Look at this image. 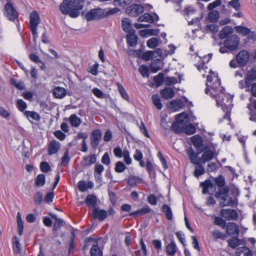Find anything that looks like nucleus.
Segmentation results:
<instances>
[{"label": "nucleus", "instance_id": "1", "mask_svg": "<svg viewBox=\"0 0 256 256\" xmlns=\"http://www.w3.org/2000/svg\"><path fill=\"white\" fill-rule=\"evenodd\" d=\"M84 0H64L60 5V10L64 14H68L72 18L80 15L84 4Z\"/></svg>", "mask_w": 256, "mask_h": 256}, {"label": "nucleus", "instance_id": "2", "mask_svg": "<svg viewBox=\"0 0 256 256\" xmlns=\"http://www.w3.org/2000/svg\"><path fill=\"white\" fill-rule=\"evenodd\" d=\"M214 98L216 99L217 105L220 106L224 112L228 111L232 106V98L226 94L225 92L218 94L217 96H214Z\"/></svg>", "mask_w": 256, "mask_h": 256}, {"label": "nucleus", "instance_id": "3", "mask_svg": "<svg viewBox=\"0 0 256 256\" xmlns=\"http://www.w3.org/2000/svg\"><path fill=\"white\" fill-rule=\"evenodd\" d=\"M188 118V114L185 112L177 114L176 116V121L172 124L171 130L176 134L182 132L183 126H182V124L184 122V118Z\"/></svg>", "mask_w": 256, "mask_h": 256}, {"label": "nucleus", "instance_id": "4", "mask_svg": "<svg viewBox=\"0 0 256 256\" xmlns=\"http://www.w3.org/2000/svg\"><path fill=\"white\" fill-rule=\"evenodd\" d=\"M30 18V28L33 35L34 39H36L38 36L37 27L40 22V16L38 12L34 10L31 12Z\"/></svg>", "mask_w": 256, "mask_h": 256}, {"label": "nucleus", "instance_id": "5", "mask_svg": "<svg viewBox=\"0 0 256 256\" xmlns=\"http://www.w3.org/2000/svg\"><path fill=\"white\" fill-rule=\"evenodd\" d=\"M4 14L10 20L14 22L18 17V14L10 2H7L4 6Z\"/></svg>", "mask_w": 256, "mask_h": 256}, {"label": "nucleus", "instance_id": "6", "mask_svg": "<svg viewBox=\"0 0 256 256\" xmlns=\"http://www.w3.org/2000/svg\"><path fill=\"white\" fill-rule=\"evenodd\" d=\"M104 11L99 8H93L90 10L85 14V18L88 21L98 20L104 17Z\"/></svg>", "mask_w": 256, "mask_h": 256}, {"label": "nucleus", "instance_id": "7", "mask_svg": "<svg viewBox=\"0 0 256 256\" xmlns=\"http://www.w3.org/2000/svg\"><path fill=\"white\" fill-rule=\"evenodd\" d=\"M102 138V132L99 129L93 130L90 134V145L94 150H96Z\"/></svg>", "mask_w": 256, "mask_h": 256}, {"label": "nucleus", "instance_id": "8", "mask_svg": "<svg viewBox=\"0 0 256 256\" xmlns=\"http://www.w3.org/2000/svg\"><path fill=\"white\" fill-rule=\"evenodd\" d=\"M144 6L140 4H133L128 6L126 12L131 16L136 17L142 14L144 11Z\"/></svg>", "mask_w": 256, "mask_h": 256}, {"label": "nucleus", "instance_id": "9", "mask_svg": "<svg viewBox=\"0 0 256 256\" xmlns=\"http://www.w3.org/2000/svg\"><path fill=\"white\" fill-rule=\"evenodd\" d=\"M236 59L240 66H244L249 61V52L246 50H242L236 54Z\"/></svg>", "mask_w": 256, "mask_h": 256}, {"label": "nucleus", "instance_id": "10", "mask_svg": "<svg viewBox=\"0 0 256 256\" xmlns=\"http://www.w3.org/2000/svg\"><path fill=\"white\" fill-rule=\"evenodd\" d=\"M220 215L228 220H236L238 218V215L234 209H222L220 210Z\"/></svg>", "mask_w": 256, "mask_h": 256}, {"label": "nucleus", "instance_id": "11", "mask_svg": "<svg viewBox=\"0 0 256 256\" xmlns=\"http://www.w3.org/2000/svg\"><path fill=\"white\" fill-rule=\"evenodd\" d=\"M230 192V188L228 186H225L224 188H222L221 190H218L217 192H216L214 194V196L217 198H220V207L221 204H226V201L228 198V193Z\"/></svg>", "mask_w": 256, "mask_h": 256}, {"label": "nucleus", "instance_id": "12", "mask_svg": "<svg viewBox=\"0 0 256 256\" xmlns=\"http://www.w3.org/2000/svg\"><path fill=\"white\" fill-rule=\"evenodd\" d=\"M92 215L94 219L98 220L100 222L104 221L108 216V212L97 207L92 210Z\"/></svg>", "mask_w": 256, "mask_h": 256}, {"label": "nucleus", "instance_id": "13", "mask_svg": "<svg viewBox=\"0 0 256 256\" xmlns=\"http://www.w3.org/2000/svg\"><path fill=\"white\" fill-rule=\"evenodd\" d=\"M226 232L229 236H238L240 230L238 226L234 222H229L226 225Z\"/></svg>", "mask_w": 256, "mask_h": 256}, {"label": "nucleus", "instance_id": "14", "mask_svg": "<svg viewBox=\"0 0 256 256\" xmlns=\"http://www.w3.org/2000/svg\"><path fill=\"white\" fill-rule=\"evenodd\" d=\"M211 89L215 93V94H213L212 92H210V96L212 98H214V96H217L218 94L225 92L226 90L225 88L221 86L220 80L219 78H218V79L212 84Z\"/></svg>", "mask_w": 256, "mask_h": 256}, {"label": "nucleus", "instance_id": "15", "mask_svg": "<svg viewBox=\"0 0 256 256\" xmlns=\"http://www.w3.org/2000/svg\"><path fill=\"white\" fill-rule=\"evenodd\" d=\"M256 81V68L252 67L250 70H248L246 74L245 84L248 88L251 85L252 82Z\"/></svg>", "mask_w": 256, "mask_h": 256}, {"label": "nucleus", "instance_id": "16", "mask_svg": "<svg viewBox=\"0 0 256 256\" xmlns=\"http://www.w3.org/2000/svg\"><path fill=\"white\" fill-rule=\"evenodd\" d=\"M104 170V166L100 163H96L94 168V177L98 183H100L102 180V173Z\"/></svg>", "mask_w": 256, "mask_h": 256}, {"label": "nucleus", "instance_id": "17", "mask_svg": "<svg viewBox=\"0 0 256 256\" xmlns=\"http://www.w3.org/2000/svg\"><path fill=\"white\" fill-rule=\"evenodd\" d=\"M240 44V39L236 35L233 34L229 37H228L224 42V44H226V46H235L236 48H234V50H236L239 45Z\"/></svg>", "mask_w": 256, "mask_h": 256}, {"label": "nucleus", "instance_id": "18", "mask_svg": "<svg viewBox=\"0 0 256 256\" xmlns=\"http://www.w3.org/2000/svg\"><path fill=\"white\" fill-rule=\"evenodd\" d=\"M202 152V151H198V152H195L192 148H190L188 150L187 154H188L189 159L190 162L194 164H199L200 162V160L198 158V154Z\"/></svg>", "mask_w": 256, "mask_h": 256}, {"label": "nucleus", "instance_id": "19", "mask_svg": "<svg viewBox=\"0 0 256 256\" xmlns=\"http://www.w3.org/2000/svg\"><path fill=\"white\" fill-rule=\"evenodd\" d=\"M97 201L98 199L95 195L89 194L86 196L84 202L88 207L94 209L98 207Z\"/></svg>", "mask_w": 256, "mask_h": 256}, {"label": "nucleus", "instance_id": "20", "mask_svg": "<svg viewBox=\"0 0 256 256\" xmlns=\"http://www.w3.org/2000/svg\"><path fill=\"white\" fill-rule=\"evenodd\" d=\"M60 145L58 142L56 140H52L48 146V154L52 155L56 154L60 149Z\"/></svg>", "mask_w": 256, "mask_h": 256}, {"label": "nucleus", "instance_id": "21", "mask_svg": "<svg viewBox=\"0 0 256 256\" xmlns=\"http://www.w3.org/2000/svg\"><path fill=\"white\" fill-rule=\"evenodd\" d=\"M48 215L52 218L55 220V222L54 223L52 228L53 231H56L62 226H64V221L62 219L58 218L56 214L50 212L48 213Z\"/></svg>", "mask_w": 256, "mask_h": 256}, {"label": "nucleus", "instance_id": "22", "mask_svg": "<svg viewBox=\"0 0 256 256\" xmlns=\"http://www.w3.org/2000/svg\"><path fill=\"white\" fill-rule=\"evenodd\" d=\"M160 94L162 98L165 100H168L174 96L175 92L171 88L166 87L164 89L160 90Z\"/></svg>", "mask_w": 256, "mask_h": 256}, {"label": "nucleus", "instance_id": "23", "mask_svg": "<svg viewBox=\"0 0 256 256\" xmlns=\"http://www.w3.org/2000/svg\"><path fill=\"white\" fill-rule=\"evenodd\" d=\"M214 157V152L212 150H208L204 152L201 158L199 160L202 163L205 164L206 162L211 160Z\"/></svg>", "mask_w": 256, "mask_h": 256}, {"label": "nucleus", "instance_id": "24", "mask_svg": "<svg viewBox=\"0 0 256 256\" xmlns=\"http://www.w3.org/2000/svg\"><path fill=\"white\" fill-rule=\"evenodd\" d=\"M126 38L127 44L130 46L134 47L137 44L138 36L135 33H128Z\"/></svg>", "mask_w": 256, "mask_h": 256}, {"label": "nucleus", "instance_id": "25", "mask_svg": "<svg viewBox=\"0 0 256 256\" xmlns=\"http://www.w3.org/2000/svg\"><path fill=\"white\" fill-rule=\"evenodd\" d=\"M200 186H202V193L203 194H206L208 193V190L210 188H214V190H216V186L211 180L209 179L206 180L204 182H202L200 184Z\"/></svg>", "mask_w": 256, "mask_h": 256}, {"label": "nucleus", "instance_id": "26", "mask_svg": "<svg viewBox=\"0 0 256 256\" xmlns=\"http://www.w3.org/2000/svg\"><path fill=\"white\" fill-rule=\"evenodd\" d=\"M166 250L169 256H174L177 251V246L175 242L172 238L170 243L166 246Z\"/></svg>", "mask_w": 256, "mask_h": 256}, {"label": "nucleus", "instance_id": "27", "mask_svg": "<svg viewBox=\"0 0 256 256\" xmlns=\"http://www.w3.org/2000/svg\"><path fill=\"white\" fill-rule=\"evenodd\" d=\"M236 256H252V252L248 247L244 246L238 248L236 250Z\"/></svg>", "mask_w": 256, "mask_h": 256}, {"label": "nucleus", "instance_id": "28", "mask_svg": "<svg viewBox=\"0 0 256 256\" xmlns=\"http://www.w3.org/2000/svg\"><path fill=\"white\" fill-rule=\"evenodd\" d=\"M150 211L151 208L148 206L146 205L142 208L130 212L129 215L131 216L136 218L139 216H142L149 213Z\"/></svg>", "mask_w": 256, "mask_h": 256}, {"label": "nucleus", "instance_id": "29", "mask_svg": "<svg viewBox=\"0 0 256 256\" xmlns=\"http://www.w3.org/2000/svg\"><path fill=\"white\" fill-rule=\"evenodd\" d=\"M233 32L232 29L230 26H225L220 32L218 36L220 39L226 38L230 36V35L232 34Z\"/></svg>", "mask_w": 256, "mask_h": 256}, {"label": "nucleus", "instance_id": "30", "mask_svg": "<svg viewBox=\"0 0 256 256\" xmlns=\"http://www.w3.org/2000/svg\"><path fill=\"white\" fill-rule=\"evenodd\" d=\"M83 161L86 162L83 164V166L89 167L92 164L96 162V156L95 154H91L88 156H84L83 158Z\"/></svg>", "mask_w": 256, "mask_h": 256}, {"label": "nucleus", "instance_id": "31", "mask_svg": "<svg viewBox=\"0 0 256 256\" xmlns=\"http://www.w3.org/2000/svg\"><path fill=\"white\" fill-rule=\"evenodd\" d=\"M122 30L128 34L130 32H136V30L132 28V24L128 20L124 19L122 20Z\"/></svg>", "mask_w": 256, "mask_h": 256}, {"label": "nucleus", "instance_id": "32", "mask_svg": "<svg viewBox=\"0 0 256 256\" xmlns=\"http://www.w3.org/2000/svg\"><path fill=\"white\" fill-rule=\"evenodd\" d=\"M66 91L65 88L56 86L54 89L53 95L57 98H62L66 95Z\"/></svg>", "mask_w": 256, "mask_h": 256}, {"label": "nucleus", "instance_id": "33", "mask_svg": "<svg viewBox=\"0 0 256 256\" xmlns=\"http://www.w3.org/2000/svg\"><path fill=\"white\" fill-rule=\"evenodd\" d=\"M142 182V178L137 176H130L127 181L128 184L130 186H136Z\"/></svg>", "mask_w": 256, "mask_h": 256}, {"label": "nucleus", "instance_id": "34", "mask_svg": "<svg viewBox=\"0 0 256 256\" xmlns=\"http://www.w3.org/2000/svg\"><path fill=\"white\" fill-rule=\"evenodd\" d=\"M214 182L216 186H218V190H221L225 187L226 180L224 177L222 175H218L217 177L214 178Z\"/></svg>", "mask_w": 256, "mask_h": 256}, {"label": "nucleus", "instance_id": "35", "mask_svg": "<svg viewBox=\"0 0 256 256\" xmlns=\"http://www.w3.org/2000/svg\"><path fill=\"white\" fill-rule=\"evenodd\" d=\"M190 141L198 150L202 146V140L200 135L196 134L192 136L190 138Z\"/></svg>", "mask_w": 256, "mask_h": 256}, {"label": "nucleus", "instance_id": "36", "mask_svg": "<svg viewBox=\"0 0 256 256\" xmlns=\"http://www.w3.org/2000/svg\"><path fill=\"white\" fill-rule=\"evenodd\" d=\"M24 114L30 122H32V121L30 118L36 121H39L40 119V114L34 111L26 110L24 112Z\"/></svg>", "mask_w": 256, "mask_h": 256}, {"label": "nucleus", "instance_id": "37", "mask_svg": "<svg viewBox=\"0 0 256 256\" xmlns=\"http://www.w3.org/2000/svg\"><path fill=\"white\" fill-rule=\"evenodd\" d=\"M161 210L165 214L168 220H170L172 219V212L170 206L166 204H164L162 206Z\"/></svg>", "mask_w": 256, "mask_h": 256}, {"label": "nucleus", "instance_id": "38", "mask_svg": "<svg viewBox=\"0 0 256 256\" xmlns=\"http://www.w3.org/2000/svg\"><path fill=\"white\" fill-rule=\"evenodd\" d=\"M161 63V60L160 58L153 60V61L150 64V68L151 72L153 73H156L162 68L160 64Z\"/></svg>", "mask_w": 256, "mask_h": 256}, {"label": "nucleus", "instance_id": "39", "mask_svg": "<svg viewBox=\"0 0 256 256\" xmlns=\"http://www.w3.org/2000/svg\"><path fill=\"white\" fill-rule=\"evenodd\" d=\"M69 121L71 126L75 128L78 127L82 123L81 119L76 114H72L70 116Z\"/></svg>", "mask_w": 256, "mask_h": 256}, {"label": "nucleus", "instance_id": "40", "mask_svg": "<svg viewBox=\"0 0 256 256\" xmlns=\"http://www.w3.org/2000/svg\"><path fill=\"white\" fill-rule=\"evenodd\" d=\"M240 241H242V240L238 238V236H235L228 241V246L231 248H236L239 245L244 244V243L240 242Z\"/></svg>", "mask_w": 256, "mask_h": 256}, {"label": "nucleus", "instance_id": "41", "mask_svg": "<svg viewBox=\"0 0 256 256\" xmlns=\"http://www.w3.org/2000/svg\"><path fill=\"white\" fill-rule=\"evenodd\" d=\"M137 20L139 22H146L152 24L154 22V19L152 16L148 13H144L143 15L139 16Z\"/></svg>", "mask_w": 256, "mask_h": 256}, {"label": "nucleus", "instance_id": "42", "mask_svg": "<svg viewBox=\"0 0 256 256\" xmlns=\"http://www.w3.org/2000/svg\"><path fill=\"white\" fill-rule=\"evenodd\" d=\"M90 256H102V252L100 248L98 243L93 245L90 250Z\"/></svg>", "mask_w": 256, "mask_h": 256}, {"label": "nucleus", "instance_id": "43", "mask_svg": "<svg viewBox=\"0 0 256 256\" xmlns=\"http://www.w3.org/2000/svg\"><path fill=\"white\" fill-rule=\"evenodd\" d=\"M152 100L154 105L158 110L162 109L163 105L161 102L160 99L158 95L155 94L152 96Z\"/></svg>", "mask_w": 256, "mask_h": 256}, {"label": "nucleus", "instance_id": "44", "mask_svg": "<svg viewBox=\"0 0 256 256\" xmlns=\"http://www.w3.org/2000/svg\"><path fill=\"white\" fill-rule=\"evenodd\" d=\"M200 162L199 164H196L194 171V176L196 178H198L206 172L204 166Z\"/></svg>", "mask_w": 256, "mask_h": 256}, {"label": "nucleus", "instance_id": "45", "mask_svg": "<svg viewBox=\"0 0 256 256\" xmlns=\"http://www.w3.org/2000/svg\"><path fill=\"white\" fill-rule=\"evenodd\" d=\"M182 132L191 135L196 132L195 126L192 124L183 126Z\"/></svg>", "mask_w": 256, "mask_h": 256}, {"label": "nucleus", "instance_id": "46", "mask_svg": "<svg viewBox=\"0 0 256 256\" xmlns=\"http://www.w3.org/2000/svg\"><path fill=\"white\" fill-rule=\"evenodd\" d=\"M170 104L176 110H178L184 106V102L180 99L172 100Z\"/></svg>", "mask_w": 256, "mask_h": 256}, {"label": "nucleus", "instance_id": "47", "mask_svg": "<svg viewBox=\"0 0 256 256\" xmlns=\"http://www.w3.org/2000/svg\"><path fill=\"white\" fill-rule=\"evenodd\" d=\"M138 71L144 78H149V68L144 64L140 65L138 68Z\"/></svg>", "mask_w": 256, "mask_h": 256}, {"label": "nucleus", "instance_id": "48", "mask_svg": "<svg viewBox=\"0 0 256 256\" xmlns=\"http://www.w3.org/2000/svg\"><path fill=\"white\" fill-rule=\"evenodd\" d=\"M46 182V178L44 174H39L36 177L34 184L37 186H42Z\"/></svg>", "mask_w": 256, "mask_h": 256}, {"label": "nucleus", "instance_id": "49", "mask_svg": "<svg viewBox=\"0 0 256 256\" xmlns=\"http://www.w3.org/2000/svg\"><path fill=\"white\" fill-rule=\"evenodd\" d=\"M212 235L214 240L221 239L224 240L226 238V235L220 232L218 230H214L212 232Z\"/></svg>", "mask_w": 256, "mask_h": 256}, {"label": "nucleus", "instance_id": "50", "mask_svg": "<svg viewBox=\"0 0 256 256\" xmlns=\"http://www.w3.org/2000/svg\"><path fill=\"white\" fill-rule=\"evenodd\" d=\"M234 28L237 32L241 34L244 36H248V33L250 32V29L244 26H236Z\"/></svg>", "mask_w": 256, "mask_h": 256}, {"label": "nucleus", "instance_id": "51", "mask_svg": "<svg viewBox=\"0 0 256 256\" xmlns=\"http://www.w3.org/2000/svg\"><path fill=\"white\" fill-rule=\"evenodd\" d=\"M118 90L120 94L122 97L125 100L129 102V96L126 91L125 89L123 87V86L120 84L118 83L117 84Z\"/></svg>", "mask_w": 256, "mask_h": 256}, {"label": "nucleus", "instance_id": "52", "mask_svg": "<svg viewBox=\"0 0 256 256\" xmlns=\"http://www.w3.org/2000/svg\"><path fill=\"white\" fill-rule=\"evenodd\" d=\"M154 82H155L157 86H159L164 82V74L162 72L159 73L157 76L154 78Z\"/></svg>", "mask_w": 256, "mask_h": 256}, {"label": "nucleus", "instance_id": "53", "mask_svg": "<svg viewBox=\"0 0 256 256\" xmlns=\"http://www.w3.org/2000/svg\"><path fill=\"white\" fill-rule=\"evenodd\" d=\"M16 106L18 109L22 112H24L27 108V104L22 99H18L16 100Z\"/></svg>", "mask_w": 256, "mask_h": 256}, {"label": "nucleus", "instance_id": "54", "mask_svg": "<svg viewBox=\"0 0 256 256\" xmlns=\"http://www.w3.org/2000/svg\"><path fill=\"white\" fill-rule=\"evenodd\" d=\"M70 160V157L69 156V152L67 149L64 153V156L62 158V162L60 163L61 166H66L68 165Z\"/></svg>", "mask_w": 256, "mask_h": 256}, {"label": "nucleus", "instance_id": "55", "mask_svg": "<svg viewBox=\"0 0 256 256\" xmlns=\"http://www.w3.org/2000/svg\"><path fill=\"white\" fill-rule=\"evenodd\" d=\"M214 224L224 229L226 225V220L220 216H215Z\"/></svg>", "mask_w": 256, "mask_h": 256}, {"label": "nucleus", "instance_id": "56", "mask_svg": "<svg viewBox=\"0 0 256 256\" xmlns=\"http://www.w3.org/2000/svg\"><path fill=\"white\" fill-rule=\"evenodd\" d=\"M76 236L74 232H72L70 238L69 246L68 250V255L70 256L71 254L72 250L74 248V240Z\"/></svg>", "mask_w": 256, "mask_h": 256}, {"label": "nucleus", "instance_id": "57", "mask_svg": "<svg viewBox=\"0 0 256 256\" xmlns=\"http://www.w3.org/2000/svg\"><path fill=\"white\" fill-rule=\"evenodd\" d=\"M126 168L125 164L120 161H118L115 164L114 170L116 172L121 173Z\"/></svg>", "mask_w": 256, "mask_h": 256}, {"label": "nucleus", "instance_id": "58", "mask_svg": "<svg viewBox=\"0 0 256 256\" xmlns=\"http://www.w3.org/2000/svg\"><path fill=\"white\" fill-rule=\"evenodd\" d=\"M208 16L211 22H216L219 18V12L216 10H212L209 13Z\"/></svg>", "mask_w": 256, "mask_h": 256}, {"label": "nucleus", "instance_id": "59", "mask_svg": "<svg viewBox=\"0 0 256 256\" xmlns=\"http://www.w3.org/2000/svg\"><path fill=\"white\" fill-rule=\"evenodd\" d=\"M132 0H114V4L115 6L124 7L132 2Z\"/></svg>", "mask_w": 256, "mask_h": 256}, {"label": "nucleus", "instance_id": "60", "mask_svg": "<svg viewBox=\"0 0 256 256\" xmlns=\"http://www.w3.org/2000/svg\"><path fill=\"white\" fill-rule=\"evenodd\" d=\"M43 200V196L42 192H36L34 196V203L36 205H40L42 204Z\"/></svg>", "mask_w": 256, "mask_h": 256}, {"label": "nucleus", "instance_id": "61", "mask_svg": "<svg viewBox=\"0 0 256 256\" xmlns=\"http://www.w3.org/2000/svg\"><path fill=\"white\" fill-rule=\"evenodd\" d=\"M158 44V40L156 38H152L149 39L146 42L147 46L150 48H156Z\"/></svg>", "mask_w": 256, "mask_h": 256}, {"label": "nucleus", "instance_id": "62", "mask_svg": "<svg viewBox=\"0 0 256 256\" xmlns=\"http://www.w3.org/2000/svg\"><path fill=\"white\" fill-rule=\"evenodd\" d=\"M154 55L153 50H148L143 53L141 58L146 61H148L154 58Z\"/></svg>", "mask_w": 256, "mask_h": 256}, {"label": "nucleus", "instance_id": "63", "mask_svg": "<svg viewBox=\"0 0 256 256\" xmlns=\"http://www.w3.org/2000/svg\"><path fill=\"white\" fill-rule=\"evenodd\" d=\"M178 82L177 79L174 76L170 77L167 76L164 78V83L166 85L170 86L172 84H174Z\"/></svg>", "mask_w": 256, "mask_h": 256}, {"label": "nucleus", "instance_id": "64", "mask_svg": "<svg viewBox=\"0 0 256 256\" xmlns=\"http://www.w3.org/2000/svg\"><path fill=\"white\" fill-rule=\"evenodd\" d=\"M158 198L154 194H150L148 196L147 200L150 204L156 206L157 204Z\"/></svg>", "mask_w": 256, "mask_h": 256}]
</instances>
